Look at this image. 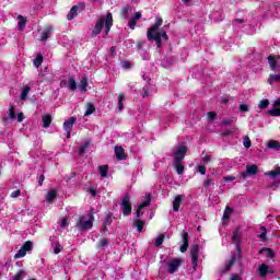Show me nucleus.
Masks as SVG:
<instances>
[{
    "instance_id": "obj_50",
    "label": "nucleus",
    "mask_w": 280,
    "mask_h": 280,
    "mask_svg": "<svg viewBox=\"0 0 280 280\" xmlns=\"http://www.w3.org/2000/svg\"><path fill=\"white\" fill-rule=\"evenodd\" d=\"M130 11V7L126 5L121 9V15L124 16V19L128 18V12Z\"/></svg>"
},
{
    "instance_id": "obj_1",
    "label": "nucleus",
    "mask_w": 280,
    "mask_h": 280,
    "mask_svg": "<svg viewBox=\"0 0 280 280\" xmlns=\"http://www.w3.org/2000/svg\"><path fill=\"white\" fill-rule=\"evenodd\" d=\"M161 25H163V18H155V23L148 30L147 32V38L148 40H154L156 44V47L161 48L163 47V40H170V35H167V32L165 30H160Z\"/></svg>"
},
{
    "instance_id": "obj_19",
    "label": "nucleus",
    "mask_w": 280,
    "mask_h": 280,
    "mask_svg": "<svg viewBox=\"0 0 280 280\" xmlns=\"http://www.w3.org/2000/svg\"><path fill=\"white\" fill-rule=\"evenodd\" d=\"M54 32V28L51 26H46L44 32L42 33V38L40 40L43 43L49 40V38L51 37V33Z\"/></svg>"
},
{
    "instance_id": "obj_61",
    "label": "nucleus",
    "mask_w": 280,
    "mask_h": 280,
    "mask_svg": "<svg viewBox=\"0 0 280 280\" xmlns=\"http://www.w3.org/2000/svg\"><path fill=\"white\" fill-rule=\"evenodd\" d=\"M232 180H235V177H234V176H225V177H224V182H225V183H231Z\"/></svg>"
},
{
    "instance_id": "obj_34",
    "label": "nucleus",
    "mask_w": 280,
    "mask_h": 280,
    "mask_svg": "<svg viewBox=\"0 0 280 280\" xmlns=\"http://www.w3.org/2000/svg\"><path fill=\"white\" fill-rule=\"evenodd\" d=\"M114 214L113 212H108L104 219L103 224H107L108 226H110L113 224V220H114Z\"/></svg>"
},
{
    "instance_id": "obj_63",
    "label": "nucleus",
    "mask_w": 280,
    "mask_h": 280,
    "mask_svg": "<svg viewBox=\"0 0 280 280\" xmlns=\"http://www.w3.org/2000/svg\"><path fill=\"white\" fill-rule=\"evenodd\" d=\"M230 280H242V278L240 277V275H232Z\"/></svg>"
},
{
    "instance_id": "obj_12",
    "label": "nucleus",
    "mask_w": 280,
    "mask_h": 280,
    "mask_svg": "<svg viewBox=\"0 0 280 280\" xmlns=\"http://www.w3.org/2000/svg\"><path fill=\"white\" fill-rule=\"evenodd\" d=\"M258 273L260 275V277H267L268 275H275V270H272V268H270V266H268L266 264H261L258 267Z\"/></svg>"
},
{
    "instance_id": "obj_62",
    "label": "nucleus",
    "mask_w": 280,
    "mask_h": 280,
    "mask_svg": "<svg viewBox=\"0 0 280 280\" xmlns=\"http://www.w3.org/2000/svg\"><path fill=\"white\" fill-rule=\"evenodd\" d=\"M89 192L91 194V196H93V198H95V196H97V190H95V188H90Z\"/></svg>"
},
{
    "instance_id": "obj_35",
    "label": "nucleus",
    "mask_w": 280,
    "mask_h": 280,
    "mask_svg": "<svg viewBox=\"0 0 280 280\" xmlns=\"http://www.w3.org/2000/svg\"><path fill=\"white\" fill-rule=\"evenodd\" d=\"M124 100H126V95H124V93H120L118 95V110H119V113H121V110H124Z\"/></svg>"
},
{
    "instance_id": "obj_57",
    "label": "nucleus",
    "mask_w": 280,
    "mask_h": 280,
    "mask_svg": "<svg viewBox=\"0 0 280 280\" xmlns=\"http://www.w3.org/2000/svg\"><path fill=\"white\" fill-rule=\"evenodd\" d=\"M19 196H21V189H18L11 192L12 198H19Z\"/></svg>"
},
{
    "instance_id": "obj_28",
    "label": "nucleus",
    "mask_w": 280,
    "mask_h": 280,
    "mask_svg": "<svg viewBox=\"0 0 280 280\" xmlns=\"http://www.w3.org/2000/svg\"><path fill=\"white\" fill-rule=\"evenodd\" d=\"M90 147H91V141H85L84 144H82L79 148V156H83L84 152H86V150H89Z\"/></svg>"
},
{
    "instance_id": "obj_2",
    "label": "nucleus",
    "mask_w": 280,
    "mask_h": 280,
    "mask_svg": "<svg viewBox=\"0 0 280 280\" xmlns=\"http://www.w3.org/2000/svg\"><path fill=\"white\" fill-rule=\"evenodd\" d=\"M105 25V36L110 34V27H113V13L108 12L106 15H102L95 23L92 30V37L100 36Z\"/></svg>"
},
{
    "instance_id": "obj_18",
    "label": "nucleus",
    "mask_w": 280,
    "mask_h": 280,
    "mask_svg": "<svg viewBox=\"0 0 280 280\" xmlns=\"http://www.w3.org/2000/svg\"><path fill=\"white\" fill-rule=\"evenodd\" d=\"M75 117H70L68 120H66L63 122V130H66V132H71V130H73V125L75 124Z\"/></svg>"
},
{
    "instance_id": "obj_40",
    "label": "nucleus",
    "mask_w": 280,
    "mask_h": 280,
    "mask_svg": "<svg viewBox=\"0 0 280 280\" xmlns=\"http://www.w3.org/2000/svg\"><path fill=\"white\" fill-rule=\"evenodd\" d=\"M268 106H270V101L268 98L261 100L258 104L259 110H265Z\"/></svg>"
},
{
    "instance_id": "obj_3",
    "label": "nucleus",
    "mask_w": 280,
    "mask_h": 280,
    "mask_svg": "<svg viewBox=\"0 0 280 280\" xmlns=\"http://www.w3.org/2000/svg\"><path fill=\"white\" fill-rule=\"evenodd\" d=\"M88 221L86 217L80 215L77 220V229L79 231H89L90 229H93V223L95 222V217L93 215V208H91V211L88 212Z\"/></svg>"
},
{
    "instance_id": "obj_21",
    "label": "nucleus",
    "mask_w": 280,
    "mask_h": 280,
    "mask_svg": "<svg viewBox=\"0 0 280 280\" xmlns=\"http://www.w3.org/2000/svg\"><path fill=\"white\" fill-rule=\"evenodd\" d=\"M25 25H27V19L23 15H18V30L23 32V30H25Z\"/></svg>"
},
{
    "instance_id": "obj_25",
    "label": "nucleus",
    "mask_w": 280,
    "mask_h": 280,
    "mask_svg": "<svg viewBox=\"0 0 280 280\" xmlns=\"http://www.w3.org/2000/svg\"><path fill=\"white\" fill-rule=\"evenodd\" d=\"M51 115L47 114L43 116V128H49V126H51Z\"/></svg>"
},
{
    "instance_id": "obj_27",
    "label": "nucleus",
    "mask_w": 280,
    "mask_h": 280,
    "mask_svg": "<svg viewBox=\"0 0 280 280\" xmlns=\"http://www.w3.org/2000/svg\"><path fill=\"white\" fill-rule=\"evenodd\" d=\"M235 264V258L230 259L228 262H225L223 269H222V275H225V272H229L231 270V267Z\"/></svg>"
},
{
    "instance_id": "obj_5",
    "label": "nucleus",
    "mask_w": 280,
    "mask_h": 280,
    "mask_svg": "<svg viewBox=\"0 0 280 280\" xmlns=\"http://www.w3.org/2000/svg\"><path fill=\"white\" fill-rule=\"evenodd\" d=\"M34 243L32 241H26L22 247L19 249V252L14 255V259H21L30 253V250H33Z\"/></svg>"
},
{
    "instance_id": "obj_41",
    "label": "nucleus",
    "mask_w": 280,
    "mask_h": 280,
    "mask_svg": "<svg viewBox=\"0 0 280 280\" xmlns=\"http://www.w3.org/2000/svg\"><path fill=\"white\" fill-rule=\"evenodd\" d=\"M150 202H152V196H148L147 199L138 206L139 209H145V207H150Z\"/></svg>"
},
{
    "instance_id": "obj_54",
    "label": "nucleus",
    "mask_w": 280,
    "mask_h": 280,
    "mask_svg": "<svg viewBox=\"0 0 280 280\" xmlns=\"http://www.w3.org/2000/svg\"><path fill=\"white\" fill-rule=\"evenodd\" d=\"M207 115L210 121H213L218 117V114L215 112H209Z\"/></svg>"
},
{
    "instance_id": "obj_44",
    "label": "nucleus",
    "mask_w": 280,
    "mask_h": 280,
    "mask_svg": "<svg viewBox=\"0 0 280 280\" xmlns=\"http://www.w3.org/2000/svg\"><path fill=\"white\" fill-rule=\"evenodd\" d=\"M163 242H165V234H160L155 240L156 248H159V246H162Z\"/></svg>"
},
{
    "instance_id": "obj_49",
    "label": "nucleus",
    "mask_w": 280,
    "mask_h": 280,
    "mask_svg": "<svg viewBox=\"0 0 280 280\" xmlns=\"http://www.w3.org/2000/svg\"><path fill=\"white\" fill-rule=\"evenodd\" d=\"M60 253H62V245L55 243V255H60Z\"/></svg>"
},
{
    "instance_id": "obj_52",
    "label": "nucleus",
    "mask_w": 280,
    "mask_h": 280,
    "mask_svg": "<svg viewBox=\"0 0 280 280\" xmlns=\"http://www.w3.org/2000/svg\"><path fill=\"white\" fill-rule=\"evenodd\" d=\"M235 132V128L232 130V129H226L225 131H223L221 133L222 137H229L231 135H233Z\"/></svg>"
},
{
    "instance_id": "obj_55",
    "label": "nucleus",
    "mask_w": 280,
    "mask_h": 280,
    "mask_svg": "<svg viewBox=\"0 0 280 280\" xmlns=\"http://www.w3.org/2000/svg\"><path fill=\"white\" fill-rule=\"evenodd\" d=\"M238 110H240L241 113H248V105H246V104H241Z\"/></svg>"
},
{
    "instance_id": "obj_51",
    "label": "nucleus",
    "mask_w": 280,
    "mask_h": 280,
    "mask_svg": "<svg viewBox=\"0 0 280 280\" xmlns=\"http://www.w3.org/2000/svg\"><path fill=\"white\" fill-rule=\"evenodd\" d=\"M98 246H100L101 248H104V247L108 246V240H106V238H101L100 242H98Z\"/></svg>"
},
{
    "instance_id": "obj_30",
    "label": "nucleus",
    "mask_w": 280,
    "mask_h": 280,
    "mask_svg": "<svg viewBox=\"0 0 280 280\" xmlns=\"http://www.w3.org/2000/svg\"><path fill=\"white\" fill-rule=\"evenodd\" d=\"M88 86H89V79H86V77H83L80 81L79 89L80 91L86 92Z\"/></svg>"
},
{
    "instance_id": "obj_22",
    "label": "nucleus",
    "mask_w": 280,
    "mask_h": 280,
    "mask_svg": "<svg viewBox=\"0 0 280 280\" xmlns=\"http://www.w3.org/2000/svg\"><path fill=\"white\" fill-rule=\"evenodd\" d=\"M174 167L179 176H183V174H185V165H183L182 161L174 160Z\"/></svg>"
},
{
    "instance_id": "obj_53",
    "label": "nucleus",
    "mask_w": 280,
    "mask_h": 280,
    "mask_svg": "<svg viewBox=\"0 0 280 280\" xmlns=\"http://www.w3.org/2000/svg\"><path fill=\"white\" fill-rule=\"evenodd\" d=\"M197 172H199V174H202V176H205V174H207V167L205 165H199L197 168Z\"/></svg>"
},
{
    "instance_id": "obj_11",
    "label": "nucleus",
    "mask_w": 280,
    "mask_h": 280,
    "mask_svg": "<svg viewBox=\"0 0 280 280\" xmlns=\"http://www.w3.org/2000/svg\"><path fill=\"white\" fill-rule=\"evenodd\" d=\"M240 231H242V228L236 226L235 230L232 232V242L236 245L238 253L242 250L240 248V244H242V236L240 235Z\"/></svg>"
},
{
    "instance_id": "obj_6",
    "label": "nucleus",
    "mask_w": 280,
    "mask_h": 280,
    "mask_svg": "<svg viewBox=\"0 0 280 280\" xmlns=\"http://www.w3.org/2000/svg\"><path fill=\"white\" fill-rule=\"evenodd\" d=\"M200 255V245L195 244L190 247V257L194 270L198 269V257Z\"/></svg>"
},
{
    "instance_id": "obj_14",
    "label": "nucleus",
    "mask_w": 280,
    "mask_h": 280,
    "mask_svg": "<svg viewBox=\"0 0 280 280\" xmlns=\"http://www.w3.org/2000/svg\"><path fill=\"white\" fill-rule=\"evenodd\" d=\"M267 60L271 71H277V62H279L280 56L269 55Z\"/></svg>"
},
{
    "instance_id": "obj_64",
    "label": "nucleus",
    "mask_w": 280,
    "mask_h": 280,
    "mask_svg": "<svg viewBox=\"0 0 280 280\" xmlns=\"http://www.w3.org/2000/svg\"><path fill=\"white\" fill-rule=\"evenodd\" d=\"M278 106H280V98H278V100H276V101L273 102V107H275V108H278Z\"/></svg>"
},
{
    "instance_id": "obj_48",
    "label": "nucleus",
    "mask_w": 280,
    "mask_h": 280,
    "mask_svg": "<svg viewBox=\"0 0 280 280\" xmlns=\"http://www.w3.org/2000/svg\"><path fill=\"white\" fill-rule=\"evenodd\" d=\"M211 185H214L212 178H207V179L203 182V187H206V189H209V187H211Z\"/></svg>"
},
{
    "instance_id": "obj_33",
    "label": "nucleus",
    "mask_w": 280,
    "mask_h": 280,
    "mask_svg": "<svg viewBox=\"0 0 280 280\" xmlns=\"http://www.w3.org/2000/svg\"><path fill=\"white\" fill-rule=\"evenodd\" d=\"M30 91H32V88L30 85H25L21 93V100H27V95H30Z\"/></svg>"
},
{
    "instance_id": "obj_20",
    "label": "nucleus",
    "mask_w": 280,
    "mask_h": 280,
    "mask_svg": "<svg viewBox=\"0 0 280 280\" xmlns=\"http://www.w3.org/2000/svg\"><path fill=\"white\" fill-rule=\"evenodd\" d=\"M183 202V195H178L173 200V211L178 212L180 211V203Z\"/></svg>"
},
{
    "instance_id": "obj_31",
    "label": "nucleus",
    "mask_w": 280,
    "mask_h": 280,
    "mask_svg": "<svg viewBox=\"0 0 280 280\" xmlns=\"http://www.w3.org/2000/svg\"><path fill=\"white\" fill-rule=\"evenodd\" d=\"M26 275H27V272H26L25 270L20 269V270L15 273V276L13 277V280H23V279H25Z\"/></svg>"
},
{
    "instance_id": "obj_43",
    "label": "nucleus",
    "mask_w": 280,
    "mask_h": 280,
    "mask_svg": "<svg viewBox=\"0 0 280 280\" xmlns=\"http://www.w3.org/2000/svg\"><path fill=\"white\" fill-rule=\"evenodd\" d=\"M243 145L248 150L253 145V141H250V137L245 136L243 139Z\"/></svg>"
},
{
    "instance_id": "obj_46",
    "label": "nucleus",
    "mask_w": 280,
    "mask_h": 280,
    "mask_svg": "<svg viewBox=\"0 0 280 280\" xmlns=\"http://www.w3.org/2000/svg\"><path fill=\"white\" fill-rule=\"evenodd\" d=\"M9 119H16V112H14V105H9Z\"/></svg>"
},
{
    "instance_id": "obj_29",
    "label": "nucleus",
    "mask_w": 280,
    "mask_h": 280,
    "mask_svg": "<svg viewBox=\"0 0 280 280\" xmlns=\"http://www.w3.org/2000/svg\"><path fill=\"white\" fill-rule=\"evenodd\" d=\"M93 113H95V105L93 103H88V107L84 113V117H89L90 115H93Z\"/></svg>"
},
{
    "instance_id": "obj_10",
    "label": "nucleus",
    "mask_w": 280,
    "mask_h": 280,
    "mask_svg": "<svg viewBox=\"0 0 280 280\" xmlns=\"http://www.w3.org/2000/svg\"><path fill=\"white\" fill-rule=\"evenodd\" d=\"M187 145H179L177 150L174 152V161H184L185 156H187Z\"/></svg>"
},
{
    "instance_id": "obj_59",
    "label": "nucleus",
    "mask_w": 280,
    "mask_h": 280,
    "mask_svg": "<svg viewBox=\"0 0 280 280\" xmlns=\"http://www.w3.org/2000/svg\"><path fill=\"white\" fill-rule=\"evenodd\" d=\"M23 119H25V115L23 113L18 114V122L21 124L23 122Z\"/></svg>"
},
{
    "instance_id": "obj_17",
    "label": "nucleus",
    "mask_w": 280,
    "mask_h": 280,
    "mask_svg": "<svg viewBox=\"0 0 280 280\" xmlns=\"http://www.w3.org/2000/svg\"><path fill=\"white\" fill-rule=\"evenodd\" d=\"M131 226L133 229H137L138 233H142L143 232V226H145V221L141 220V219H136L131 223Z\"/></svg>"
},
{
    "instance_id": "obj_8",
    "label": "nucleus",
    "mask_w": 280,
    "mask_h": 280,
    "mask_svg": "<svg viewBox=\"0 0 280 280\" xmlns=\"http://www.w3.org/2000/svg\"><path fill=\"white\" fill-rule=\"evenodd\" d=\"M259 172V167L255 164L246 165V171L240 174V178H248V176H255Z\"/></svg>"
},
{
    "instance_id": "obj_23",
    "label": "nucleus",
    "mask_w": 280,
    "mask_h": 280,
    "mask_svg": "<svg viewBox=\"0 0 280 280\" xmlns=\"http://www.w3.org/2000/svg\"><path fill=\"white\" fill-rule=\"evenodd\" d=\"M266 253V256L269 258V259H273L275 257V252L272 250V248H268V247H262L260 250H259V254H264Z\"/></svg>"
},
{
    "instance_id": "obj_15",
    "label": "nucleus",
    "mask_w": 280,
    "mask_h": 280,
    "mask_svg": "<svg viewBox=\"0 0 280 280\" xmlns=\"http://www.w3.org/2000/svg\"><path fill=\"white\" fill-rule=\"evenodd\" d=\"M187 248H189V234L187 232H183V244L179 250L180 253H187Z\"/></svg>"
},
{
    "instance_id": "obj_56",
    "label": "nucleus",
    "mask_w": 280,
    "mask_h": 280,
    "mask_svg": "<svg viewBox=\"0 0 280 280\" xmlns=\"http://www.w3.org/2000/svg\"><path fill=\"white\" fill-rule=\"evenodd\" d=\"M121 67H124V69H130L132 67V65L130 63V61H121Z\"/></svg>"
},
{
    "instance_id": "obj_45",
    "label": "nucleus",
    "mask_w": 280,
    "mask_h": 280,
    "mask_svg": "<svg viewBox=\"0 0 280 280\" xmlns=\"http://www.w3.org/2000/svg\"><path fill=\"white\" fill-rule=\"evenodd\" d=\"M267 115H270L271 117H280V108H272L267 110Z\"/></svg>"
},
{
    "instance_id": "obj_47",
    "label": "nucleus",
    "mask_w": 280,
    "mask_h": 280,
    "mask_svg": "<svg viewBox=\"0 0 280 280\" xmlns=\"http://www.w3.org/2000/svg\"><path fill=\"white\" fill-rule=\"evenodd\" d=\"M231 213H233V210L231 208L226 207V209H225V211L223 213L224 220L230 219L231 218Z\"/></svg>"
},
{
    "instance_id": "obj_60",
    "label": "nucleus",
    "mask_w": 280,
    "mask_h": 280,
    "mask_svg": "<svg viewBox=\"0 0 280 280\" xmlns=\"http://www.w3.org/2000/svg\"><path fill=\"white\" fill-rule=\"evenodd\" d=\"M43 183H45V175H44V174H42V175L39 176V178H38V185H39V187H43Z\"/></svg>"
},
{
    "instance_id": "obj_7",
    "label": "nucleus",
    "mask_w": 280,
    "mask_h": 280,
    "mask_svg": "<svg viewBox=\"0 0 280 280\" xmlns=\"http://www.w3.org/2000/svg\"><path fill=\"white\" fill-rule=\"evenodd\" d=\"M84 8H86V4L84 2H80L73 5L67 15L68 21H73V19L78 16L79 12L84 11Z\"/></svg>"
},
{
    "instance_id": "obj_26",
    "label": "nucleus",
    "mask_w": 280,
    "mask_h": 280,
    "mask_svg": "<svg viewBox=\"0 0 280 280\" xmlns=\"http://www.w3.org/2000/svg\"><path fill=\"white\" fill-rule=\"evenodd\" d=\"M267 148H269V150H280V143L279 141L277 140H270L268 143H267Z\"/></svg>"
},
{
    "instance_id": "obj_37",
    "label": "nucleus",
    "mask_w": 280,
    "mask_h": 280,
    "mask_svg": "<svg viewBox=\"0 0 280 280\" xmlns=\"http://www.w3.org/2000/svg\"><path fill=\"white\" fill-rule=\"evenodd\" d=\"M266 176H270V178H277L280 175V166H278L275 171H269L265 173Z\"/></svg>"
},
{
    "instance_id": "obj_36",
    "label": "nucleus",
    "mask_w": 280,
    "mask_h": 280,
    "mask_svg": "<svg viewBox=\"0 0 280 280\" xmlns=\"http://www.w3.org/2000/svg\"><path fill=\"white\" fill-rule=\"evenodd\" d=\"M275 82H280V74H270L268 78V84L273 85Z\"/></svg>"
},
{
    "instance_id": "obj_13",
    "label": "nucleus",
    "mask_w": 280,
    "mask_h": 280,
    "mask_svg": "<svg viewBox=\"0 0 280 280\" xmlns=\"http://www.w3.org/2000/svg\"><path fill=\"white\" fill-rule=\"evenodd\" d=\"M114 152L117 161H126V159H128V155L126 154V150H124V148L120 145H116L114 149Z\"/></svg>"
},
{
    "instance_id": "obj_16",
    "label": "nucleus",
    "mask_w": 280,
    "mask_h": 280,
    "mask_svg": "<svg viewBox=\"0 0 280 280\" xmlns=\"http://www.w3.org/2000/svg\"><path fill=\"white\" fill-rule=\"evenodd\" d=\"M141 16V12H136L133 16L128 21V27H130V30H135V27H137V21H139Z\"/></svg>"
},
{
    "instance_id": "obj_39",
    "label": "nucleus",
    "mask_w": 280,
    "mask_h": 280,
    "mask_svg": "<svg viewBox=\"0 0 280 280\" xmlns=\"http://www.w3.org/2000/svg\"><path fill=\"white\" fill-rule=\"evenodd\" d=\"M98 170L102 178H106V176H108V165H102Z\"/></svg>"
},
{
    "instance_id": "obj_24",
    "label": "nucleus",
    "mask_w": 280,
    "mask_h": 280,
    "mask_svg": "<svg viewBox=\"0 0 280 280\" xmlns=\"http://www.w3.org/2000/svg\"><path fill=\"white\" fill-rule=\"evenodd\" d=\"M57 197H58V192L56 191V189H51L47 192L46 200H47V202H52L54 199Z\"/></svg>"
},
{
    "instance_id": "obj_32",
    "label": "nucleus",
    "mask_w": 280,
    "mask_h": 280,
    "mask_svg": "<svg viewBox=\"0 0 280 280\" xmlns=\"http://www.w3.org/2000/svg\"><path fill=\"white\" fill-rule=\"evenodd\" d=\"M260 231H261V233L258 235V237L262 242H268V237H266V235H268V230L266 229V226H260Z\"/></svg>"
},
{
    "instance_id": "obj_4",
    "label": "nucleus",
    "mask_w": 280,
    "mask_h": 280,
    "mask_svg": "<svg viewBox=\"0 0 280 280\" xmlns=\"http://www.w3.org/2000/svg\"><path fill=\"white\" fill-rule=\"evenodd\" d=\"M120 209L122 211V215H125V218H128V215H130V213H132V203H130V195L129 194H125L121 203H120Z\"/></svg>"
},
{
    "instance_id": "obj_58",
    "label": "nucleus",
    "mask_w": 280,
    "mask_h": 280,
    "mask_svg": "<svg viewBox=\"0 0 280 280\" xmlns=\"http://www.w3.org/2000/svg\"><path fill=\"white\" fill-rule=\"evenodd\" d=\"M68 222H69V219H67V218L61 219V221H60L61 229H65V226H67Z\"/></svg>"
},
{
    "instance_id": "obj_38",
    "label": "nucleus",
    "mask_w": 280,
    "mask_h": 280,
    "mask_svg": "<svg viewBox=\"0 0 280 280\" xmlns=\"http://www.w3.org/2000/svg\"><path fill=\"white\" fill-rule=\"evenodd\" d=\"M33 65L37 69H38V67H40V65H43V55L42 54L36 55V58L33 60Z\"/></svg>"
},
{
    "instance_id": "obj_9",
    "label": "nucleus",
    "mask_w": 280,
    "mask_h": 280,
    "mask_svg": "<svg viewBox=\"0 0 280 280\" xmlns=\"http://www.w3.org/2000/svg\"><path fill=\"white\" fill-rule=\"evenodd\" d=\"M183 264V259L180 258H173L168 261V270L167 272L170 275H174V272H177L180 268V265Z\"/></svg>"
},
{
    "instance_id": "obj_42",
    "label": "nucleus",
    "mask_w": 280,
    "mask_h": 280,
    "mask_svg": "<svg viewBox=\"0 0 280 280\" xmlns=\"http://www.w3.org/2000/svg\"><path fill=\"white\" fill-rule=\"evenodd\" d=\"M68 86H69L70 91H75V89H78V83L75 82V79L70 78L68 80Z\"/></svg>"
}]
</instances>
